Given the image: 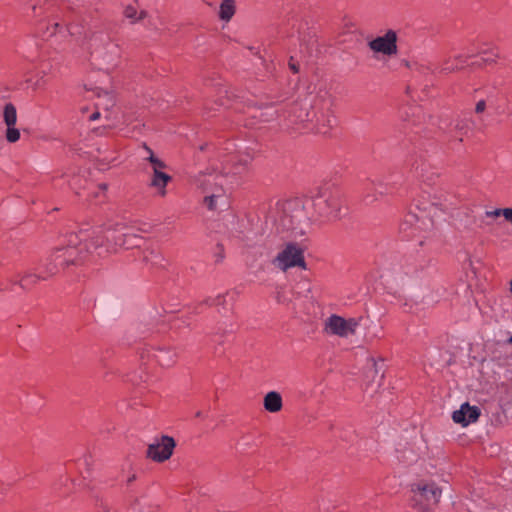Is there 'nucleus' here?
<instances>
[{"mask_svg":"<svg viewBox=\"0 0 512 512\" xmlns=\"http://www.w3.org/2000/svg\"><path fill=\"white\" fill-rule=\"evenodd\" d=\"M249 156L241 158L231 168L225 167L224 172L207 170L197 177V184L205 194L204 204L209 210L222 209L228 206L225 186L232 183V179L246 169Z\"/></svg>","mask_w":512,"mask_h":512,"instance_id":"nucleus-1","label":"nucleus"},{"mask_svg":"<svg viewBox=\"0 0 512 512\" xmlns=\"http://www.w3.org/2000/svg\"><path fill=\"white\" fill-rule=\"evenodd\" d=\"M79 232L89 233L86 240L83 241L90 249V258L105 257L111 253H116L119 249H130L138 247L139 238L133 233H124L122 228L112 227H94L81 229Z\"/></svg>","mask_w":512,"mask_h":512,"instance_id":"nucleus-2","label":"nucleus"},{"mask_svg":"<svg viewBox=\"0 0 512 512\" xmlns=\"http://www.w3.org/2000/svg\"><path fill=\"white\" fill-rule=\"evenodd\" d=\"M88 236L89 233L85 232L70 233L67 236V244L55 248L41 264L45 269L54 267L55 275L71 265L83 264L90 259V249L83 243Z\"/></svg>","mask_w":512,"mask_h":512,"instance_id":"nucleus-3","label":"nucleus"},{"mask_svg":"<svg viewBox=\"0 0 512 512\" xmlns=\"http://www.w3.org/2000/svg\"><path fill=\"white\" fill-rule=\"evenodd\" d=\"M92 63L100 70H110L116 66L120 58L119 45L112 42L103 32H94L87 39Z\"/></svg>","mask_w":512,"mask_h":512,"instance_id":"nucleus-4","label":"nucleus"},{"mask_svg":"<svg viewBox=\"0 0 512 512\" xmlns=\"http://www.w3.org/2000/svg\"><path fill=\"white\" fill-rule=\"evenodd\" d=\"M399 233L405 240L419 238L418 243L422 246L425 239L434 236L435 224L433 219L423 211L420 214L409 212L399 225Z\"/></svg>","mask_w":512,"mask_h":512,"instance_id":"nucleus-5","label":"nucleus"},{"mask_svg":"<svg viewBox=\"0 0 512 512\" xmlns=\"http://www.w3.org/2000/svg\"><path fill=\"white\" fill-rule=\"evenodd\" d=\"M315 216L321 222H329L340 217L342 198L338 189L321 188L312 199Z\"/></svg>","mask_w":512,"mask_h":512,"instance_id":"nucleus-6","label":"nucleus"},{"mask_svg":"<svg viewBox=\"0 0 512 512\" xmlns=\"http://www.w3.org/2000/svg\"><path fill=\"white\" fill-rule=\"evenodd\" d=\"M411 506L419 512L433 509L440 501L442 489L432 481L421 480L411 484Z\"/></svg>","mask_w":512,"mask_h":512,"instance_id":"nucleus-7","label":"nucleus"},{"mask_svg":"<svg viewBox=\"0 0 512 512\" xmlns=\"http://www.w3.org/2000/svg\"><path fill=\"white\" fill-rule=\"evenodd\" d=\"M427 267V260L420 254H405L397 259L392 270L400 280L415 279Z\"/></svg>","mask_w":512,"mask_h":512,"instance_id":"nucleus-8","label":"nucleus"},{"mask_svg":"<svg viewBox=\"0 0 512 512\" xmlns=\"http://www.w3.org/2000/svg\"><path fill=\"white\" fill-rule=\"evenodd\" d=\"M302 218L303 206L299 200H289L282 205L281 212L276 219L278 229L282 231H296Z\"/></svg>","mask_w":512,"mask_h":512,"instance_id":"nucleus-9","label":"nucleus"},{"mask_svg":"<svg viewBox=\"0 0 512 512\" xmlns=\"http://www.w3.org/2000/svg\"><path fill=\"white\" fill-rule=\"evenodd\" d=\"M273 264L282 271H287L294 267H298L303 270L307 268L304 258V250L294 242H289L285 248L277 254L273 260Z\"/></svg>","mask_w":512,"mask_h":512,"instance_id":"nucleus-10","label":"nucleus"},{"mask_svg":"<svg viewBox=\"0 0 512 512\" xmlns=\"http://www.w3.org/2000/svg\"><path fill=\"white\" fill-rule=\"evenodd\" d=\"M141 357L153 359L162 367H171L176 363L178 354L173 347L161 345L143 349Z\"/></svg>","mask_w":512,"mask_h":512,"instance_id":"nucleus-11","label":"nucleus"},{"mask_svg":"<svg viewBox=\"0 0 512 512\" xmlns=\"http://www.w3.org/2000/svg\"><path fill=\"white\" fill-rule=\"evenodd\" d=\"M175 445L176 443L172 437L162 436L148 446L146 455L155 462H164L171 457Z\"/></svg>","mask_w":512,"mask_h":512,"instance_id":"nucleus-12","label":"nucleus"},{"mask_svg":"<svg viewBox=\"0 0 512 512\" xmlns=\"http://www.w3.org/2000/svg\"><path fill=\"white\" fill-rule=\"evenodd\" d=\"M311 123L305 124L306 131L321 135H327L336 123L335 117L329 110L314 112L311 114Z\"/></svg>","mask_w":512,"mask_h":512,"instance_id":"nucleus-13","label":"nucleus"},{"mask_svg":"<svg viewBox=\"0 0 512 512\" xmlns=\"http://www.w3.org/2000/svg\"><path fill=\"white\" fill-rule=\"evenodd\" d=\"M369 48L383 55H393L397 53V33L389 29L383 36H378L368 43Z\"/></svg>","mask_w":512,"mask_h":512,"instance_id":"nucleus-14","label":"nucleus"},{"mask_svg":"<svg viewBox=\"0 0 512 512\" xmlns=\"http://www.w3.org/2000/svg\"><path fill=\"white\" fill-rule=\"evenodd\" d=\"M312 111L309 110L308 106L301 104H293L289 109L288 115V126L299 132H307L305 124L311 123Z\"/></svg>","mask_w":512,"mask_h":512,"instance_id":"nucleus-15","label":"nucleus"},{"mask_svg":"<svg viewBox=\"0 0 512 512\" xmlns=\"http://www.w3.org/2000/svg\"><path fill=\"white\" fill-rule=\"evenodd\" d=\"M55 276V268L49 267L45 269L42 264L36 269V271L28 270L19 280V285L23 289H30L40 281L48 280Z\"/></svg>","mask_w":512,"mask_h":512,"instance_id":"nucleus-16","label":"nucleus"},{"mask_svg":"<svg viewBox=\"0 0 512 512\" xmlns=\"http://www.w3.org/2000/svg\"><path fill=\"white\" fill-rule=\"evenodd\" d=\"M390 193H392V187L382 181H368L364 184L362 196L367 204H372L378 199V195L382 196Z\"/></svg>","mask_w":512,"mask_h":512,"instance_id":"nucleus-17","label":"nucleus"},{"mask_svg":"<svg viewBox=\"0 0 512 512\" xmlns=\"http://www.w3.org/2000/svg\"><path fill=\"white\" fill-rule=\"evenodd\" d=\"M480 416V410L477 406H471L469 403H463L459 410H456L452 414V419L455 423H459L462 426H467L478 420Z\"/></svg>","mask_w":512,"mask_h":512,"instance_id":"nucleus-18","label":"nucleus"},{"mask_svg":"<svg viewBox=\"0 0 512 512\" xmlns=\"http://www.w3.org/2000/svg\"><path fill=\"white\" fill-rule=\"evenodd\" d=\"M470 56L458 54L453 57L445 58L440 66L438 67L440 73L449 74L463 69L467 63Z\"/></svg>","mask_w":512,"mask_h":512,"instance_id":"nucleus-19","label":"nucleus"},{"mask_svg":"<svg viewBox=\"0 0 512 512\" xmlns=\"http://www.w3.org/2000/svg\"><path fill=\"white\" fill-rule=\"evenodd\" d=\"M165 169L152 170L150 187L156 189L157 195L164 197L166 195V186L171 181V176L164 172Z\"/></svg>","mask_w":512,"mask_h":512,"instance_id":"nucleus-20","label":"nucleus"},{"mask_svg":"<svg viewBox=\"0 0 512 512\" xmlns=\"http://www.w3.org/2000/svg\"><path fill=\"white\" fill-rule=\"evenodd\" d=\"M346 319L338 315H331L325 321V330L331 335L346 337Z\"/></svg>","mask_w":512,"mask_h":512,"instance_id":"nucleus-21","label":"nucleus"},{"mask_svg":"<svg viewBox=\"0 0 512 512\" xmlns=\"http://www.w3.org/2000/svg\"><path fill=\"white\" fill-rule=\"evenodd\" d=\"M66 27L60 22H53L51 24L40 23L38 26V33L43 38H49L57 34H65Z\"/></svg>","mask_w":512,"mask_h":512,"instance_id":"nucleus-22","label":"nucleus"},{"mask_svg":"<svg viewBox=\"0 0 512 512\" xmlns=\"http://www.w3.org/2000/svg\"><path fill=\"white\" fill-rule=\"evenodd\" d=\"M264 408L271 413L279 412L282 409V397L276 391L268 392L264 397Z\"/></svg>","mask_w":512,"mask_h":512,"instance_id":"nucleus-23","label":"nucleus"},{"mask_svg":"<svg viewBox=\"0 0 512 512\" xmlns=\"http://www.w3.org/2000/svg\"><path fill=\"white\" fill-rule=\"evenodd\" d=\"M236 12L235 0H222L219 7V18L222 21H230Z\"/></svg>","mask_w":512,"mask_h":512,"instance_id":"nucleus-24","label":"nucleus"},{"mask_svg":"<svg viewBox=\"0 0 512 512\" xmlns=\"http://www.w3.org/2000/svg\"><path fill=\"white\" fill-rule=\"evenodd\" d=\"M143 261L153 267H162L164 257L159 251L148 249L143 253Z\"/></svg>","mask_w":512,"mask_h":512,"instance_id":"nucleus-25","label":"nucleus"},{"mask_svg":"<svg viewBox=\"0 0 512 512\" xmlns=\"http://www.w3.org/2000/svg\"><path fill=\"white\" fill-rule=\"evenodd\" d=\"M3 120L6 126H15L17 122V110L14 104L6 103L3 109Z\"/></svg>","mask_w":512,"mask_h":512,"instance_id":"nucleus-26","label":"nucleus"},{"mask_svg":"<svg viewBox=\"0 0 512 512\" xmlns=\"http://www.w3.org/2000/svg\"><path fill=\"white\" fill-rule=\"evenodd\" d=\"M144 150L147 152L148 156L145 158L152 166V170L155 169H166V164L156 157L150 147H148L146 144H143Z\"/></svg>","mask_w":512,"mask_h":512,"instance_id":"nucleus-27","label":"nucleus"},{"mask_svg":"<svg viewBox=\"0 0 512 512\" xmlns=\"http://www.w3.org/2000/svg\"><path fill=\"white\" fill-rule=\"evenodd\" d=\"M124 16L129 19L131 23H135L136 21L143 19L146 16V12L142 10L138 15L136 7L129 5L124 10Z\"/></svg>","mask_w":512,"mask_h":512,"instance_id":"nucleus-28","label":"nucleus"},{"mask_svg":"<svg viewBox=\"0 0 512 512\" xmlns=\"http://www.w3.org/2000/svg\"><path fill=\"white\" fill-rule=\"evenodd\" d=\"M94 92L98 98H101L102 96H104L106 98L105 108H108V107H111L114 105V102H115L114 96L111 92L105 91L101 88H96Z\"/></svg>","mask_w":512,"mask_h":512,"instance_id":"nucleus-29","label":"nucleus"},{"mask_svg":"<svg viewBox=\"0 0 512 512\" xmlns=\"http://www.w3.org/2000/svg\"><path fill=\"white\" fill-rule=\"evenodd\" d=\"M20 139V131L15 126H7L6 140L15 143Z\"/></svg>","mask_w":512,"mask_h":512,"instance_id":"nucleus-30","label":"nucleus"},{"mask_svg":"<svg viewBox=\"0 0 512 512\" xmlns=\"http://www.w3.org/2000/svg\"><path fill=\"white\" fill-rule=\"evenodd\" d=\"M137 479V472L136 470L129 465L128 471L123 472L122 474V481L126 483V485H131L135 480Z\"/></svg>","mask_w":512,"mask_h":512,"instance_id":"nucleus-31","label":"nucleus"},{"mask_svg":"<svg viewBox=\"0 0 512 512\" xmlns=\"http://www.w3.org/2000/svg\"><path fill=\"white\" fill-rule=\"evenodd\" d=\"M498 52L494 49L490 51H484L483 56L481 57V60L485 64L494 63L496 59L498 58Z\"/></svg>","mask_w":512,"mask_h":512,"instance_id":"nucleus-32","label":"nucleus"},{"mask_svg":"<svg viewBox=\"0 0 512 512\" xmlns=\"http://www.w3.org/2000/svg\"><path fill=\"white\" fill-rule=\"evenodd\" d=\"M346 337L349 335V334H354L355 331H356V328L358 326V322L354 319V318H350L348 320H346Z\"/></svg>","mask_w":512,"mask_h":512,"instance_id":"nucleus-33","label":"nucleus"},{"mask_svg":"<svg viewBox=\"0 0 512 512\" xmlns=\"http://www.w3.org/2000/svg\"><path fill=\"white\" fill-rule=\"evenodd\" d=\"M286 291L285 289L283 288H280L277 290L276 292V300L278 303L280 304H287V302L289 301V298L286 297Z\"/></svg>","mask_w":512,"mask_h":512,"instance_id":"nucleus-34","label":"nucleus"},{"mask_svg":"<svg viewBox=\"0 0 512 512\" xmlns=\"http://www.w3.org/2000/svg\"><path fill=\"white\" fill-rule=\"evenodd\" d=\"M504 208H497V209H494V210H491V211H486L485 212V217L487 218H497L499 216H503L504 217Z\"/></svg>","mask_w":512,"mask_h":512,"instance_id":"nucleus-35","label":"nucleus"},{"mask_svg":"<svg viewBox=\"0 0 512 512\" xmlns=\"http://www.w3.org/2000/svg\"><path fill=\"white\" fill-rule=\"evenodd\" d=\"M487 107V104H486V101L484 99H481L479 101H477L476 105H475V113L476 114H481L485 111Z\"/></svg>","mask_w":512,"mask_h":512,"instance_id":"nucleus-36","label":"nucleus"},{"mask_svg":"<svg viewBox=\"0 0 512 512\" xmlns=\"http://www.w3.org/2000/svg\"><path fill=\"white\" fill-rule=\"evenodd\" d=\"M223 302H224V296H222V295H218L215 298H209L205 301V303H207L208 305H220V304H223Z\"/></svg>","mask_w":512,"mask_h":512,"instance_id":"nucleus-37","label":"nucleus"},{"mask_svg":"<svg viewBox=\"0 0 512 512\" xmlns=\"http://www.w3.org/2000/svg\"><path fill=\"white\" fill-rule=\"evenodd\" d=\"M455 129L459 131L461 134H465L467 132V125L464 120H458L455 123Z\"/></svg>","mask_w":512,"mask_h":512,"instance_id":"nucleus-38","label":"nucleus"},{"mask_svg":"<svg viewBox=\"0 0 512 512\" xmlns=\"http://www.w3.org/2000/svg\"><path fill=\"white\" fill-rule=\"evenodd\" d=\"M289 68L294 74L299 72V65L296 62H294L293 57H291L289 60Z\"/></svg>","mask_w":512,"mask_h":512,"instance_id":"nucleus-39","label":"nucleus"},{"mask_svg":"<svg viewBox=\"0 0 512 512\" xmlns=\"http://www.w3.org/2000/svg\"><path fill=\"white\" fill-rule=\"evenodd\" d=\"M504 218L512 224V208H504Z\"/></svg>","mask_w":512,"mask_h":512,"instance_id":"nucleus-40","label":"nucleus"},{"mask_svg":"<svg viewBox=\"0 0 512 512\" xmlns=\"http://www.w3.org/2000/svg\"><path fill=\"white\" fill-rule=\"evenodd\" d=\"M99 103L96 104V107L97 109H99ZM100 117V112L99 110H96L95 112H93L90 116H89V120L90 121H95L97 120L98 118Z\"/></svg>","mask_w":512,"mask_h":512,"instance_id":"nucleus-41","label":"nucleus"},{"mask_svg":"<svg viewBox=\"0 0 512 512\" xmlns=\"http://www.w3.org/2000/svg\"><path fill=\"white\" fill-rule=\"evenodd\" d=\"M411 110H412V115L413 116L419 117V115L421 113V108L420 107L414 106V107L411 108Z\"/></svg>","mask_w":512,"mask_h":512,"instance_id":"nucleus-42","label":"nucleus"},{"mask_svg":"<svg viewBox=\"0 0 512 512\" xmlns=\"http://www.w3.org/2000/svg\"><path fill=\"white\" fill-rule=\"evenodd\" d=\"M99 188L104 192L107 189V185L106 184H100Z\"/></svg>","mask_w":512,"mask_h":512,"instance_id":"nucleus-43","label":"nucleus"},{"mask_svg":"<svg viewBox=\"0 0 512 512\" xmlns=\"http://www.w3.org/2000/svg\"><path fill=\"white\" fill-rule=\"evenodd\" d=\"M372 361H373V365H372L373 366V371H374V373H377L376 362L373 359H372Z\"/></svg>","mask_w":512,"mask_h":512,"instance_id":"nucleus-44","label":"nucleus"},{"mask_svg":"<svg viewBox=\"0 0 512 512\" xmlns=\"http://www.w3.org/2000/svg\"><path fill=\"white\" fill-rule=\"evenodd\" d=\"M507 343L508 344H512V335L510 336V338L507 340Z\"/></svg>","mask_w":512,"mask_h":512,"instance_id":"nucleus-45","label":"nucleus"},{"mask_svg":"<svg viewBox=\"0 0 512 512\" xmlns=\"http://www.w3.org/2000/svg\"><path fill=\"white\" fill-rule=\"evenodd\" d=\"M32 9H33V12L36 14V11H37L36 6H33Z\"/></svg>","mask_w":512,"mask_h":512,"instance_id":"nucleus-46","label":"nucleus"}]
</instances>
